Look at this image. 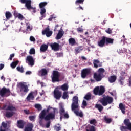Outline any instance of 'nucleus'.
<instances>
[{"instance_id":"1","label":"nucleus","mask_w":131,"mask_h":131,"mask_svg":"<svg viewBox=\"0 0 131 131\" xmlns=\"http://www.w3.org/2000/svg\"><path fill=\"white\" fill-rule=\"evenodd\" d=\"M114 39L111 38L107 37L105 36L101 37V39L97 42L98 46L100 48H103L105 46L108 45H113Z\"/></svg>"},{"instance_id":"2","label":"nucleus","mask_w":131,"mask_h":131,"mask_svg":"<svg viewBox=\"0 0 131 131\" xmlns=\"http://www.w3.org/2000/svg\"><path fill=\"white\" fill-rule=\"evenodd\" d=\"M98 73H94L93 78L95 79L96 81H101L104 77H105V69L104 68H99L98 70Z\"/></svg>"},{"instance_id":"3","label":"nucleus","mask_w":131,"mask_h":131,"mask_svg":"<svg viewBox=\"0 0 131 131\" xmlns=\"http://www.w3.org/2000/svg\"><path fill=\"white\" fill-rule=\"evenodd\" d=\"M52 109V107L50 106H49L47 110L46 109L43 110L40 114L39 115V123L42 127H45V124H43V119H45L46 115H47V113H49L50 112V110Z\"/></svg>"},{"instance_id":"4","label":"nucleus","mask_w":131,"mask_h":131,"mask_svg":"<svg viewBox=\"0 0 131 131\" xmlns=\"http://www.w3.org/2000/svg\"><path fill=\"white\" fill-rule=\"evenodd\" d=\"M124 124L125 126H121L120 127V129L121 131H125L126 129L131 131V122L129 119H125L123 121Z\"/></svg>"},{"instance_id":"5","label":"nucleus","mask_w":131,"mask_h":131,"mask_svg":"<svg viewBox=\"0 0 131 131\" xmlns=\"http://www.w3.org/2000/svg\"><path fill=\"white\" fill-rule=\"evenodd\" d=\"M11 95V90L6 87L2 88L0 90V96L1 98H7Z\"/></svg>"},{"instance_id":"6","label":"nucleus","mask_w":131,"mask_h":131,"mask_svg":"<svg viewBox=\"0 0 131 131\" xmlns=\"http://www.w3.org/2000/svg\"><path fill=\"white\" fill-rule=\"evenodd\" d=\"M105 92V87L103 86L95 87L93 90V94H94L95 96H98H98H102Z\"/></svg>"},{"instance_id":"7","label":"nucleus","mask_w":131,"mask_h":131,"mask_svg":"<svg viewBox=\"0 0 131 131\" xmlns=\"http://www.w3.org/2000/svg\"><path fill=\"white\" fill-rule=\"evenodd\" d=\"M51 79L52 82H60V72L56 70L53 71L51 75Z\"/></svg>"},{"instance_id":"8","label":"nucleus","mask_w":131,"mask_h":131,"mask_svg":"<svg viewBox=\"0 0 131 131\" xmlns=\"http://www.w3.org/2000/svg\"><path fill=\"white\" fill-rule=\"evenodd\" d=\"M56 117V110L53 108V111L52 112L48 113V114L45 116V120L48 121L51 120V119H55Z\"/></svg>"},{"instance_id":"9","label":"nucleus","mask_w":131,"mask_h":131,"mask_svg":"<svg viewBox=\"0 0 131 131\" xmlns=\"http://www.w3.org/2000/svg\"><path fill=\"white\" fill-rule=\"evenodd\" d=\"M92 69L91 68H85L81 71L82 78H85L88 75H91Z\"/></svg>"},{"instance_id":"10","label":"nucleus","mask_w":131,"mask_h":131,"mask_svg":"<svg viewBox=\"0 0 131 131\" xmlns=\"http://www.w3.org/2000/svg\"><path fill=\"white\" fill-rule=\"evenodd\" d=\"M59 114L60 116L61 117H64V118H69V115H68V113L65 111V108H64V106H61L59 110Z\"/></svg>"},{"instance_id":"11","label":"nucleus","mask_w":131,"mask_h":131,"mask_svg":"<svg viewBox=\"0 0 131 131\" xmlns=\"http://www.w3.org/2000/svg\"><path fill=\"white\" fill-rule=\"evenodd\" d=\"M53 96L55 99H61L62 98V91L56 89L54 90Z\"/></svg>"},{"instance_id":"12","label":"nucleus","mask_w":131,"mask_h":131,"mask_svg":"<svg viewBox=\"0 0 131 131\" xmlns=\"http://www.w3.org/2000/svg\"><path fill=\"white\" fill-rule=\"evenodd\" d=\"M50 46L53 51H54L55 52H58V51H60V45H59V43L54 42L50 44Z\"/></svg>"},{"instance_id":"13","label":"nucleus","mask_w":131,"mask_h":131,"mask_svg":"<svg viewBox=\"0 0 131 131\" xmlns=\"http://www.w3.org/2000/svg\"><path fill=\"white\" fill-rule=\"evenodd\" d=\"M48 72L49 69L43 68L38 71V75L39 76H46V75H48Z\"/></svg>"},{"instance_id":"14","label":"nucleus","mask_w":131,"mask_h":131,"mask_svg":"<svg viewBox=\"0 0 131 131\" xmlns=\"http://www.w3.org/2000/svg\"><path fill=\"white\" fill-rule=\"evenodd\" d=\"M79 107V105H78V99H73L71 106L72 110L74 111V110H76V109H78Z\"/></svg>"},{"instance_id":"15","label":"nucleus","mask_w":131,"mask_h":131,"mask_svg":"<svg viewBox=\"0 0 131 131\" xmlns=\"http://www.w3.org/2000/svg\"><path fill=\"white\" fill-rule=\"evenodd\" d=\"M26 61H27V63H28V65H30V66H33V65H34V59L32 56H28L26 58Z\"/></svg>"},{"instance_id":"16","label":"nucleus","mask_w":131,"mask_h":131,"mask_svg":"<svg viewBox=\"0 0 131 131\" xmlns=\"http://www.w3.org/2000/svg\"><path fill=\"white\" fill-rule=\"evenodd\" d=\"M2 109L3 110H6V111H14V110H16V108L13 106L7 105L6 104H4Z\"/></svg>"},{"instance_id":"17","label":"nucleus","mask_w":131,"mask_h":131,"mask_svg":"<svg viewBox=\"0 0 131 131\" xmlns=\"http://www.w3.org/2000/svg\"><path fill=\"white\" fill-rule=\"evenodd\" d=\"M37 96V91L31 92L27 97L26 99H34Z\"/></svg>"},{"instance_id":"18","label":"nucleus","mask_w":131,"mask_h":131,"mask_svg":"<svg viewBox=\"0 0 131 131\" xmlns=\"http://www.w3.org/2000/svg\"><path fill=\"white\" fill-rule=\"evenodd\" d=\"M20 3L21 4H25V7L27 9H29L30 5H31V0H19Z\"/></svg>"},{"instance_id":"19","label":"nucleus","mask_w":131,"mask_h":131,"mask_svg":"<svg viewBox=\"0 0 131 131\" xmlns=\"http://www.w3.org/2000/svg\"><path fill=\"white\" fill-rule=\"evenodd\" d=\"M19 85L20 86V92H24L25 93H27V92H28V87L27 86V85L23 84V83H20Z\"/></svg>"},{"instance_id":"20","label":"nucleus","mask_w":131,"mask_h":131,"mask_svg":"<svg viewBox=\"0 0 131 131\" xmlns=\"http://www.w3.org/2000/svg\"><path fill=\"white\" fill-rule=\"evenodd\" d=\"M25 125V122L22 120H19L17 121V126L18 128H24V126Z\"/></svg>"},{"instance_id":"21","label":"nucleus","mask_w":131,"mask_h":131,"mask_svg":"<svg viewBox=\"0 0 131 131\" xmlns=\"http://www.w3.org/2000/svg\"><path fill=\"white\" fill-rule=\"evenodd\" d=\"M13 15L15 18H18L21 21H23L25 19V17L21 13H18L17 12H14Z\"/></svg>"},{"instance_id":"22","label":"nucleus","mask_w":131,"mask_h":131,"mask_svg":"<svg viewBox=\"0 0 131 131\" xmlns=\"http://www.w3.org/2000/svg\"><path fill=\"white\" fill-rule=\"evenodd\" d=\"M93 65L95 68H98V67H102V63H100V61L98 59H94L93 60Z\"/></svg>"},{"instance_id":"23","label":"nucleus","mask_w":131,"mask_h":131,"mask_svg":"<svg viewBox=\"0 0 131 131\" xmlns=\"http://www.w3.org/2000/svg\"><path fill=\"white\" fill-rule=\"evenodd\" d=\"M33 124L30 123L25 127L24 131H32L33 129Z\"/></svg>"},{"instance_id":"24","label":"nucleus","mask_w":131,"mask_h":131,"mask_svg":"<svg viewBox=\"0 0 131 131\" xmlns=\"http://www.w3.org/2000/svg\"><path fill=\"white\" fill-rule=\"evenodd\" d=\"M40 15L41 18H40V20H42L43 18H46V8H40Z\"/></svg>"},{"instance_id":"25","label":"nucleus","mask_w":131,"mask_h":131,"mask_svg":"<svg viewBox=\"0 0 131 131\" xmlns=\"http://www.w3.org/2000/svg\"><path fill=\"white\" fill-rule=\"evenodd\" d=\"M117 77L116 76H111L110 77H108V81L110 82V83H113V82H115L116 81Z\"/></svg>"},{"instance_id":"26","label":"nucleus","mask_w":131,"mask_h":131,"mask_svg":"<svg viewBox=\"0 0 131 131\" xmlns=\"http://www.w3.org/2000/svg\"><path fill=\"white\" fill-rule=\"evenodd\" d=\"M48 48H49V46L47 45L43 44L41 46L40 50L41 52H46L47 50H48Z\"/></svg>"},{"instance_id":"27","label":"nucleus","mask_w":131,"mask_h":131,"mask_svg":"<svg viewBox=\"0 0 131 131\" xmlns=\"http://www.w3.org/2000/svg\"><path fill=\"white\" fill-rule=\"evenodd\" d=\"M95 108L98 109L99 112H102V111H103V110L104 109V107H103V106H102V105L100 104H95Z\"/></svg>"},{"instance_id":"28","label":"nucleus","mask_w":131,"mask_h":131,"mask_svg":"<svg viewBox=\"0 0 131 131\" xmlns=\"http://www.w3.org/2000/svg\"><path fill=\"white\" fill-rule=\"evenodd\" d=\"M119 109L121 110L123 114H125V106L122 103H120L119 105Z\"/></svg>"},{"instance_id":"29","label":"nucleus","mask_w":131,"mask_h":131,"mask_svg":"<svg viewBox=\"0 0 131 131\" xmlns=\"http://www.w3.org/2000/svg\"><path fill=\"white\" fill-rule=\"evenodd\" d=\"M98 102H100L102 105L103 106H107L108 103L107 102V99H101L98 100Z\"/></svg>"},{"instance_id":"30","label":"nucleus","mask_w":131,"mask_h":131,"mask_svg":"<svg viewBox=\"0 0 131 131\" xmlns=\"http://www.w3.org/2000/svg\"><path fill=\"white\" fill-rule=\"evenodd\" d=\"M5 17L7 19V21H8V20H9V19H11V18L13 17V15H12V13H11V12L7 11L5 13Z\"/></svg>"},{"instance_id":"31","label":"nucleus","mask_w":131,"mask_h":131,"mask_svg":"<svg viewBox=\"0 0 131 131\" xmlns=\"http://www.w3.org/2000/svg\"><path fill=\"white\" fill-rule=\"evenodd\" d=\"M83 49H82V46H79L77 48H75V55H77V54L78 53H80V52H81V51H82Z\"/></svg>"},{"instance_id":"32","label":"nucleus","mask_w":131,"mask_h":131,"mask_svg":"<svg viewBox=\"0 0 131 131\" xmlns=\"http://www.w3.org/2000/svg\"><path fill=\"white\" fill-rule=\"evenodd\" d=\"M74 111V113L76 114L77 116H79L80 117H83V113H82V112H78V111H75V110Z\"/></svg>"},{"instance_id":"33","label":"nucleus","mask_w":131,"mask_h":131,"mask_svg":"<svg viewBox=\"0 0 131 131\" xmlns=\"http://www.w3.org/2000/svg\"><path fill=\"white\" fill-rule=\"evenodd\" d=\"M69 42L71 46H75V43H76V41H75V39L74 38H70L69 39Z\"/></svg>"},{"instance_id":"34","label":"nucleus","mask_w":131,"mask_h":131,"mask_svg":"<svg viewBox=\"0 0 131 131\" xmlns=\"http://www.w3.org/2000/svg\"><path fill=\"white\" fill-rule=\"evenodd\" d=\"M68 84L67 83H64V84H63L62 85H61L60 86V89L61 90H62V91H68Z\"/></svg>"},{"instance_id":"35","label":"nucleus","mask_w":131,"mask_h":131,"mask_svg":"<svg viewBox=\"0 0 131 131\" xmlns=\"http://www.w3.org/2000/svg\"><path fill=\"white\" fill-rule=\"evenodd\" d=\"M47 5H48V2H41L39 4V7L40 9H45V7Z\"/></svg>"},{"instance_id":"36","label":"nucleus","mask_w":131,"mask_h":131,"mask_svg":"<svg viewBox=\"0 0 131 131\" xmlns=\"http://www.w3.org/2000/svg\"><path fill=\"white\" fill-rule=\"evenodd\" d=\"M62 36H63V32L59 30L56 36V39H61V38H62Z\"/></svg>"},{"instance_id":"37","label":"nucleus","mask_w":131,"mask_h":131,"mask_svg":"<svg viewBox=\"0 0 131 131\" xmlns=\"http://www.w3.org/2000/svg\"><path fill=\"white\" fill-rule=\"evenodd\" d=\"M62 99H68L69 96L68 95V92L64 91L61 96Z\"/></svg>"},{"instance_id":"38","label":"nucleus","mask_w":131,"mask_h":131,"mask_svg":"<svg viewBox=\"0 0 131 131\" xmlns=\"http://www.w3.org/2000/svg\"><path fill=\"white\" fill-rule=\"evenodd\" d=\"M14 115V113L13 112H7L5 114L6 117L7 118H10V117H12Z\"/></svg>"},{"instance_id":"39","label":"nucleus","mask_w":131,"mask_h":131,"mask_svg":"<svg viewBox=\"0 0 131 131\" xmlns=\"http://www.w3.org/2000/svg\"><path fill=\"white\" fill-rule=\"evenodd\" d=\"M104 121L106 122V123L109 124V123H111V122H112V119L108 118V117H107L106 116H104Z\"/></svg>"},{"instance_id":"40","label":"nucleus","mask_w":131,"mask_h":131,"mask_svg":"<svg viewBox=\"0 0 131 131\" xmlns=\"http://www.w3.org/2000/svg\"><path fill=\"white\" fill-rule=\"evenodd\" d=\"M18 64H19V60L14 61L11 64V67H12V68H15L16 66H17Z\"/></svg>"},{"instance_id":"41","label":"nucleus","mask_w":131,"mask_h":131,"mask_svg":"<svg viewBox=\"0 0 131 131\" xmlns=\"http://www.w3.org/2000/svg\"><path fill=\"white\" fill-rule=\"evenodd\" d=\"M49 31H50V28L49 27L46 28L44 29V30L42 31V34H43V35H45V34L46 35V34L49 32Z\"/></svg>"},{"instance_id":"42","label":"nucleus","mask_w":131,"mask_h":131,"mask_svg":"<svg viewBox=\"0 0 131 131\" xmlns=\"http://www.w3.org/2000/svg\"><path fill=\"white\" fill-rule=\"evenodd\" d=\"M92 98V93L91 92H88L84 97V99H91Z\"/></svg>"},{"instance_id":"43","label":"nucleus","mask_w":131,"mask_h":131,"mask_svg":"<svg viewBox=\"0 0 131 131\" xmlns=\"http://www.w3.org/2000/svg\"><path fill=\"white\" fill-rule=\"evenodd\" d=\"M16 69H17V71L21 72V73H23L24 72V69L23 68V67H20V66H18L16 68Z\"/></svg>"},{"instance_id":"44","label":"nucleus","mask_w":131,"mask_h":131,"mask_svg":"<svg viewBox=\"0 0 131 131\" xmlns=\"http://www.w3.org/2000/svg\"><path fill=\"white\" fill-rule=\"evenodd\" d=\"M35 108L36 109H37L38 111H40L41 109H42V107H41V105L39 104H36L35 105Z\"/></svg>"},{"instance_id":"45","label":"nucleus","mask_w":131,"mask_h":131,"mask_svg":"<svg viewBox=\"0 0 131 131\" xmlns=\"http://www.w3.org/2000/svg\"><path fill=\"white\" fill-rule=\"evenodd\" d=\"M55 54L56 55L57 58H61V57L64 56V53L62 52L56 53Z\"/></svg>"},{"instance_id":"46","label":"nucleus","mask_w":131,"mask_h":131,"mask_svg":"<svg viewBox=\"0 0 131 131\" xmlns=\"http://www.w3.org/2000/svg\"><path fill=\"white\" fill-rule=\"evenodd\" d=\"M27 10H33V13H36V8L32 7L31 4H30V7L29 8H27Z\"/></svg>"},{"instance_id":"47","label":"nucleus","mask_w":131,"mask_h":131,"mask_svg":"<svg viewBox=\"0 0 131 131\" xmlns=\"http://www.w3.org/2000/svg\"><path fill=\"white\" fill-rule=\"evenodd\" d=\"M83 2H84V0H76L75 4L78 5V4H81L82 5H83Z\"/></svg>"},{"instance_id":"48","label":"nucleus","mask_w":131,"mask_h":131,"mask_svg":"<svg viewBox=\"0 0 131 131\" xmlns=\"http://www.w3.org/2000/svg\"><path fill=\"white\" fill-rule=\"evenodd\" d=\"M30 55H34L35 54V49L34 48H32L30 50L29 52Z\"/></svg>"},{"instance_id":"49","label":"nucleus","mask_w":131,"mask_h":131,"mask_svg":"<svg viewBox=\"0 0 131 131\" xmlns=\"http://www.w3.org/2000/svg\"><path fill=\"white\" fill-rule=\"evenodd\" d=\"M26 26H27V30H30V31H31V30H32V27H31V26H30V24H29V23H27Z\"/></svg>"},{"instance_id":"50","label":"nucleus","mask_w":131,"mask_h":131,"mask_svg":"<svg viewBox=\"0 0 131 131\" xmlns=\"http://www.w3.org/2000/svg\"><path fill=\"white\" fill-rule=\"evenodd\" d=\"M90 124H93V125H95L96 123H97V121H96V119H93L90 121Z\"/></svg>"},{"instance_id":"51","label":"nucleus","mask_w":131,"mask_h":131,"mask_svg":"<svg viewBox=\"0 0 131 131\" xmlns=\"http://www.w3.org/2000/svg\"><path fill=\"white\" fill-rule=\"evenodd\" d=\"M51 125V121L49 120L48 121L47 123L45 125V127L46 128H50V126Z\"/></svg>"},{"instance_id":"52","label":"nucleus","mask_w":131,"mask_h":131,"mask_svg":"<svg viewBox=\"0 0 131 131\" xmlns=\"http://www.w3.org/2000/svg\"><path fill=\"white\" fill-rule=\"evenodd\" d=\"M53 34V31H49L47 34H46V36L47 37H50V36H52V35Z\"/></svg>"},{"instance_id":"53","label":"nucleus","mask_w":131,"mask_h":131,"mask_svg":"<svg viewBox=\"0 0 131 131\" xmlns=\"http://www.w3.org/2000/svg\"><path fill=\"white\" fill-rule=\"evenodd\" d=\"M105 32L108 33V34H112V30L110 28H108L107 30H105Z\"/></svg>"},{"instance_id":"54","label":"nucleus","mask_w":131,"mask_h":131,"mask_svg":"<svg viewBox=\"0 0 131 131\" xmlns=\"http://www.w3.org/2000/svg\"><path fill=\"white\" fill-rule=\"evenodd\" d=\"M54 129L56 131H60L61 130V126H54Z\"/></svg>"},{"instance_id":"55","label":"nucleus","mask_w":131,"mask_h":131,"mask_svg":"<svg viewBox=\"0 0 131 131\" xmlns=\"http://www.w3.org/2000/svg\"><path fill=\"white\" fill-rule=\"evenodd\" d=\"M107 104H111L113 102V99H106Z\"/></svg>"},{"instance_id":"56","label":"nucleus","mask_w":131,"mask_h":131,"mask_svg":"<svg viewBox=\"0 0 131 131\" xmlns=\"http://www.w3.org/2000/svg\"><path fill=\"white\" fill-rule=\"evenodd\" d=\"M119 81L121 85H123V83H124V80L123 79H122V78L121 77V79L119 80Z\"/></svg>"},{"instance_id":"57","label":"nucleus","mask_w":131,"mask_h":131,"mask_svg":"<svg viewBox=\"0 0 131 131\" xmlns=\"http://www.w3.org/2000/svg\"><path fill=\"white\" fill-rule=\"evenodd\" d=\"M103 99H113V98L109 96H106V95H103Z\"/></svg>"},{"instance_id":"58","label":"nucleus","mask_w":131,"mask_h":131,"mask_svg":"<svg viewBox=\"0 0 131 131\" xmlns=\"http://www.w3.org/2000/svg\"><path fill=\"white\" fill-rule=\"evenodd\" d=\"M14 57H15V54L13 53V54H11L10 55L9 60H10V61H12V60H13V58H14Z\"/></svg>"},{"instance_id":"59","label":"nucleus","mask_w":131,"mask_h":131,"mask_svg":"<svg viewBox=\"0 0 131 131\" xmlns=\"http://www.w3.org/2000/svg\"><path fill=\"white\" fill-rule=\"evenodd\" d=\"M111 96H113V97H114V99H116V98H117L116 97V92H111L110 93Z\"/></svg>"},{"instance_id":"60","label":"nucleus","mask_w":131,"mask_h":131,"mask_svg":"<svg viewBox=\"0 0 131 131\" xmlns=\"http://www.w3.org/2000/svg\"><path fill=\"white\" fill-rule=\"evenodd\" d=\"M77 31H78V32H83V29L79 27L77 28Z\"/></svg>"},{"instance_id":"61","label":"nucleus","mask_w":131,"mask_h":131,"mask_svg":"<svg viewBox=\"0 0 131 131\" xmlns=\"http://www.w3.org/2000/svg\"><path fill=\"white\" fill-rule=\"evenodd\" d=\"M82 105L84 107H86V106H88V102H86V101L83 100L82 102Z\"/></svg>"},{"instance_id":"62","label":"nucleus","mask_w":131,"mask_h":131,"mask_svg":"<svg viewBox=\"0 0 131 131\" xmlns=\"http://www.w3.org/2000/svg\"><path fill=\"white\" fill-rule=\"evenodd\" d=\"M90 129V131H96V129L95 128V126H91Z\"/></svg>"},{"instance_id":"63","label":"nucleus","mask_w":131,"mask_h":131,"mask_svg":"<svg viewBox=\"0 0 131 131\" xmlns=\"http://www.w3.org/2000/svg\"><path fill=\"white\" fill-rule=\"evenodd\" d=\"M29 118L31 121H33V120H34V116H30L29 117Z\"/></svg>"},{"instance_id":"64","label":"nucleus","mask_w":131,"mask_h":131,"mask_svg":"<svg viewBox=\"0 0 131 131\" xmlns=\"http://www.w3.org/2000/svg\"><path fill=\"white\" fill-rule=\"evenodd\" d=\"M30 40L31 41H35V38L33 36H30Z\"/></svg>"}]
</instances>
